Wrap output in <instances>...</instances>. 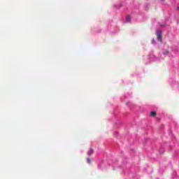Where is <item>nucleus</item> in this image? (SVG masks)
Returning a JSON list of instances; mask_svg holds the SVG:
<instances>
[{"label":"nucleus","mask_w":179,"mask_h":179,"mask_svg":"<svg viewBox=\"0 0 179 179\" xmlns=\"http://www.w3.org/2000/svg\"><path fill=\"white\" fill-rule=\"evenodd\" d=\"M157 39L159 41H162V30L157 31Z\"/></svg>","instance_id":"1"},{"label":"nucleus","mask_w":179,"mask_h":179,"mask_svg":"<svg viewBox=\"0 0 179 179\" xmlns=\"http://www.w3.org/2000/svg\"><path fill=\"white\" fill-rule=\"evenodd\" d=\"M87 153H88V156H92V155H93V153H94L93 149L90 148V149L88 150Z\"/></svg>","instance_id":"2"},{"label":"nucleus","mask_w":179,"mask_h":179,"mask_svg":"<svg viewBox=\"0 0 179 179\" xmlns=\"http://www.w3.org/2000/svg\"><path fill=\"white\" fill-rule=\"evenodd\" d=\"M126 22H127V23L131 22V16L127 15V16L126 17Z\"/></svg>","instance_id":"3"},{"label":"nucleus","mask_w":179,"mask_h":179,"mask_svg":"<svg viewBox=\"0 0 179 179\" xmlns=\"http://www.w3.org/2000/svg\"><path fill=\"white\" fill-rule=\"evenodd\" d=\"M150 117H156V112H155V111L151 112Z\"/></svg>","instance_id":"4"},{"label":"nucleus","mask_w":179,"mask_h":179,"mask_svg":"<svg viewBox=\"0 0 179 179\" xmlns=\"http://www.w3.org/2000/svg\"><path fill=\"white\" fill-rule=\"evenodd\" d=\"M87 163H92V162L90 161V159H89V158H87Z\"/></svg>","instance_id":"5"},{"label":"nucleus","mask_w":179,"mask_h":179,"mask_svg":"<svg viewBox=\"0 0 179 179\" xmlns=\"http://www.w3.org/2000/svg\"><path fill=\"white\" fill-rule=\"evenodd\" d=\"M162 2H164V0H160Z\"/></svg>","instance_id":"6"},{"label":"nucleus","mask_w":179,"mask_h":179,"mask_svg":"<svg viewBox=\"0 0 179 179\" xmlns=\"http://www.w3.org/2000/svg\"><path fill=\"white\" fill-rule=\"evenodd\" d=\"M152 43H155V40H153V41H152Z\"/></svg>","instance_id":"7"},{"label":"nucleus","mask_w":179,"mask_h":179,"mask_svg":"<svg viewBox=\"0 0 179 179\" xmlns=\"http://www.w3.org/2000/svg\"><path fill=\"white\" fill-rule=\"evenodd\" d=\"M178 10H179V7L177 8Z\"/></svg>","instance_id":"8"}]
</instances>
